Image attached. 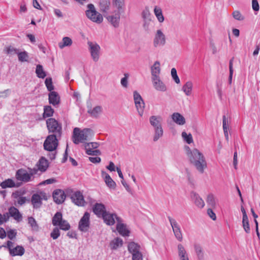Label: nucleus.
I'll list each match as a JSON object with an SVG mask.
<instances>
[{"instance_id": "obj_1", "label": "nucleus", "mask_w": 260, "mask_h": 260, "mask_svg": "<svg viewBox=\"0 0 260 260\" xmlns=\"http://www.w3.org/2000/svg\"><path fill=\"white\" fill-rule=\"evenodd\" d=\"M186 154L191 164L200 173H203L204 170L207 167L205 157L197 149L191 150L188 146H186Z\"/></svg>"}, {"instance_id": "obj_2", "label": "nucleus", "mask_w": 260, "mask_h": 260, "mask_svg": "<svg viewBox=\"0 0 260 260\" xmlns=\"http://www.w3.org/2000/svg\"><path fill=\"white\" fill-rule=\"evenodd\" d=\"M93 131L91 128H84L81 130L80 128L75 127L73 130L72 140L74 144L84 143L93 136Z\"/></svg>"}, {"instance_id": "obj_3", "label": "nucleus", "mask_w": 260, "mask_h": 260, "mask_svg": "<svg viewBox=\"0 0 260 260\" xmlns=\"http://www.w3.org/2000/svg\"><path fill=\"white\" fill-rule=\"evenodd\" d=\"M28 172L24 169H18L15 174L16 179L25 183L32 180L33 176L36 174V170L30 168H28Z\"/></svg>"}, {"instance_id": "obj_4", "label": "nucleus", "mask_w": 260, "mask_h": 260, "mask_svg": "<svg viewBox=\"0 0 260 260\" xmlns=\"http://www.w3.org/2000/svg\"><path fill=\"white\" fill-rule=\"evenodd\" d=\"M87 10L85 11L87 17L91 21L97 24H101L103 21L101 14L96 11L94 6L92 4L87 5Z\"/></svg>"}, {"instance_id": "obj_5", "label": "nucleus", "mask_w": 260, "mask_h": 260, "mask_svg": "<svg viewBox=\"0 0 260 260\" xmlns=\"http://www.w3.org/2000/svg\"><path fill=\"white\" fill-rule=\"evenodd\" d=\"M47 127L49 133H53L51 135L56 136L60 138L62 134V126L54 118H50L46 121Z\"/></svg>"}, {"instance_id": "obj_6", "label": "nucleus", "mask_w": 260, "mask_h": 260, "mask_svg": "<svg viewBox=\"0 0 260 260\" xmlns=\"http://www.w3.org/2000/svg\"><path fill=\"white\" fill-rule=\"evenodd\" d=\"M56 136L49 135L44 142V148L49 151L55 150L58 146V140Z\"/></svg>"}, {"instance_id": "obj_7", "label": "nucleus", "mask_w": 260, "mask_h": 260, "mask_svg": "<svg viewBox=\"0 0 260 260\" xmlns=\"http://www.w3.org/2000/svg\"><path fill=\"white\" fill-rule=\"evenodd\" d=\"M13 243L11 241H7V248L8 249L9 254L11 256H22L25 252V249L22 246L17 245L13 247Z\"/></svg>"}, {"instance_id": "obj_8", "label": "nucleus", "mask_w": 260, "mask_h": 260, "mask_svg": "<svg viewBox=\"0 0 260 260\" xmlns=\"http://www.w3.org/2000/svg\"><path fill=\"white\" fill-rule=\"evenodd\" d=\"M168 219L172 226L175 238L179 242H181L183 240V236L180 225L176 219L172 218L171 216H168Z\"/></svg>"}, {"instance_id": "obj_9", "label": "nucleus", "mask_w": 260, "mask_h": 260, "mask_svg": "<svg viewBox=\"0 0 260 260\" xmlns=\"http://www.w3.org/2000/svg\"><path fill=\"white\" fill-rule=\"evenodd\" d=\"M72 201L78 206H84L87 204L91 205L93 201L90 196H85L87 197L85 200L84 196H70Z\"/></svg>"}, {"instance_id": "obj_10", "label": "nucleus", "mask_w": 260, "mask_h": 260, "mask_svg": "<svg viewBox=\"0 0 260 260\" xmlns=\"http://www.w3.org/2000/svg\"><path fill=\"white\" fill-rule=\"evenodd\" d=\"M87 44L89 46V50L93 60L96 62L100 58V47L96 43L88 41Z\"/></svg>"}, {"instance_id": "obj_11", "label": "nucleus", "mask_w": 260, "mask_h": 260, "mask_svg": "<svg viewBox=\"0 0 260 260\" xmlns=\"http://www.w3.org/2000/svg\"><path fill=\"white\" fill-rule=\"evenodd\" d=\"M90 214L85 212L79 222L78 229L84 232L88 231L90 224Z\"/></svg>"}, {"instance_id": "obj_12", "label": "nucleus", "mask_w": 260, "mask_h": 260, "mask_svg": "<svg viewBox=\"0 0 260 260\" xmlns=\"http://www.w3.org/2000/svg\"><path fill=\"white\" fill-rule=\"evenodd\" d=\"M166 44V37L160 29L157 30L153 40L155 47L163 46Z\"/></svg>"}, {"instance_id": "obj_13", "label": "nucleus", "mask_w": 260, "mask_h": 260, "mask_svg": "<svg viewBox=\"0 0 260 260\" xmlns=\"http://www.w3.org/2000/svg\"><path fill=\"white\" fill-rule=\"evenodd\" d=\"M49 162L48 160L44 157H41L38 162L37 163L36 166H37V168H32V169H35L36 170V174L38 173V171H40L41 173H44L46 171L47 169L49 167Z\"/></svg>"}, {"instance_id": "obj_14", "label": "nucleus", "mask_w": 260, "mask_h": 260, "mask_svg": "<svg viewBox=\"0 0 260 260\" xmlns=\"http://www.w3.org/2000/svg\"><path fill=\"white\" fill-rule=\"evenodd\" d=\"M120 218L115 213H111L107 211L102 217L104 222L108 225H113L115 223V219L117 221V218Z\"/></svg>"}, {"instance_id": "obj_15", "label": "nucleus", "mask_w": 260, "mask_h": 260, "mask_svg": "<svg viewBox=\"0 0 260 260\" xmlns=\"http://www.w3.org/2000/svg\"><path fill=\"white\" fill-rule=\"evenodd\" d=\"M52 195H82L80 191H74L71 188H68L65 190L57 189L53 191Z\"/></svg>"}, {"instance_id": "obj_16", "label": "nucleus", "mask_w": 260, "mask_h": 260, "mask_svg": "<svg viewBox=\"0 0 260 260\" xmlns=\"http://www.w3.org/2000/svg\"><path fill=\"white\" fill-rule=\"evenodd\" d=\"M116 230L122 236L129 235V231L127 229L126 225L123 223V220L121 218H117Z\"/></svg>"}, {"instance_id": "obj_17", "label": "nucleus", "mask_w": 260, "mask_h": 260, "mask_svg": "<svg viewBox=\"0 0 260 260\" xmlns=\"http://www.w3.org/2000/svg\"><path fill=\"white\" fill-rule=\"evenodd\" d=\"M93 213L99 218H102L107 212L105 206L102 203H96L92 208Z\"/></svg>"}, {"instance_id": "obj_18", "label": "nucleus", "mask_w": 260, "mask_h": 260, "mask_svg": "<svg viewBox=\"0 0 260 260\" xmlns=\"http://www.w3.org/2000/svg\"><path fill=\"white\" fill-rule=\"evenodd\" d=\"M152 80L153 85L156 90L162 92L167 91V86L165 83L160 80V77L152 78Z\"/></svg>"}, {"instance_id": "obj_19", "label": "nucleus", "mask_w": 260, "mask_h": 260, "mask_svg": "<svg viewBox=\"0 0 260 260\" xmlns=\"http://www.w3.org/2000/svg\"><path fill=\"white\" fill-rule=\"evenodd\" d=\"M120 18V14L119 12L116 13L114 15H110L106 17L108 21L115 28L119 26Z\"/></svg>"}, {"instance_id": "obj_20", "label": "nucleus", "mask_w": 260, "mask_h": 260, "mask_svg": "<svg viewBox=\"0 0 260 260\" xmlns=\"http://www.w3.org/2000/svg\"><path fill=\"white\" fill-rule=\"evenodd\" d=\"M49 103L54 106L58 105L60 103V97L56 91H51L48 95Z\"/></svg>"}, {"instance_id": "obj_21", "label": "nucleus", "mask_w": 260, "mask_h": 260, "mask_svg": "<svg viewBox=\"0 0 260 260\" xmlns=\"http://www.w3.org/2000/svg\"><path fill=\"white\" fill-rule=\"evenodd\" d=\"M8 211L9 217L11 216L17 221H20L22 219V215L16 208L13 206L10 207Z\"/></svg>"}, {"instance_id": "obj_22", "label": "nucleus", "mask_w": 260, "mask_h": 260, "mask_svg": "<svg viewBox=\"0 0 260 260\" xmlns=\"http://www.w3.org/2000/svg\"><path fill=\"white\" fill-rule=\"evenodd\" d=\"M160 70V62L158 61H155L153 65L151 67L152 79L159 77V75Z\"/></svg>"}, {"instance_id": "obj_23", "label": "nucleus", "mask_w": 260, "mask_h": 260, "mask_svg": "<svg viewBox=\"0 0 260 260\" xmlns=\"http://www.w3.org/2000/svg\"><path fill=\"white\" fill-rule=\"evenodd\" d=\"M178 251V256L180 260H189L188 254L187 253L184 246L179 244L177 246Z\"/></svg>"}, {"instance_id": "obj_24", "label": "nucleus", "mask_w": 260, "mask_h": 260, "mask_svg": "<svg viewBox=\"0 0 260 260\" xmlns=\"http://www.w3.org/2000/svg\"><path fill=\"white\" fill-rule=\"evenodd\" d=\"M101 174L102 177L104 178L105 182L107 186L110 188H114L116 186V183L110 176L104 171H102Z\"/></svg>"}, {"instance_id": "obj_25", "label": "nucleus", "mask_w": 260, "mask_h": 260, "mask_svg": "<svg viewBox=\"0 0 260 260\" xmlns=\"http://www.w3.org/2000/svg\"><path fill=\"white\" fill-rule=\"evenodd\" d=\"M32 196L31 202L34 208H40L42 204V200H47V196Z\"/></svg>"}, {"instance_id": "obj_26", "label": "nucleus", "mask_w": 260, "mask_h": 260, "mask_svg": "<svg viewBox=\"0 0 260 260\" xmlns=\"http://www.w3.org/2000/svg\"><path fill=\"white\" fill-rule=\"evenodd\" d=\"M0 185L2 188H6L7 187H18L20 185V184L19 183H15L12 179H7L3 181Z\"/></svg>"}, {"instance_id": "obj_27", "label": "nucleus", "mask_w": 260, "mask_h": 260, "mask_svg": "<svg viewBox=\"0 0 260 260\" xmlns=\"http://www.w3.org/2000/svg\"><path fill=\"white\" fill-rule=\"evenodd\" d=\"M172 118L176 124L182 125L185 123V118L179 113H174L172 115Z\"/></svg>"}, {"instance_id": "obj_28", "label": "nucleus", "mask_w": 260, "mask_h": 260, "mask_svg": "<svg viewBox=\"0 0 260 260\" xmlns=\"http://www.w3.org/2000/svg\"><path fill=\"white\" fill-rule=\"evenodd\" d=\"M161 118L160 116H151L149 118V121L151 125L154 128L162 127L161 124Z\"/></svg>"}, {"instance_id": "obj_29", "label": "nucleus", "mask_w": 260, "mask_h": 260, "mask_svg": "<svg viewBox=\"0 0 260 260\" xmlns=\"http://www.w3.org/2000/svg\"><path fill=\"white\" fill-rule=\"evenodd\" d=\"M110 6V0H100L99 2V7L100 11L103 13H107L109 10Z\"/></svg>"}, {"instance_id": "obj_30", "label": "nucleus", "mask_w": 260, "mask_h": 260, "mask_svg": "<svg viewBox=\"0 0 260 260\" xmlns=\"http://www.w3.org/2000/svg\"><path fill=\"white\" fill-rule=\"evenodd\" d=\"M191 200L199 209L203 208L205 206L204 200L200 196H191Z\"/></svg>"}, {"instance_id": "obj_31", "label": "nucleus", "mask_w": 260, "mask_h": 260, "mask_svg": "<svg viewBox=\"0 0 260 260\" xmlns=\"http://www.w3.org/2000/svg\"><path fill=\"white\" fill-rule=\"evenodd\" d=\"M142 15L145 21V23L144 24V27H146V26H147V27L148 25L147 24V22H149L151 20V14L150 13L148 8H145V9L142 12Z\"/></svg>"}, {"instance_id": "obj_32", "label": "nucleus", "mask_w": 260, "mask_h": 260, "mask_svg": "<svg viewBox=\"0 0 260 260\" xmlns=\"http://www.w3.org/2000/svg\"><path fill=\"white\" fill-rule=\"evenodd\" d=\"M194 248L198 260H204V252L202 247L199 244H196L194 245Z\"/></svg>"}, {"instance_id": "obj_33", "label": "nucleus", "mask_w": 260, "mask_h": 260, "mask_svg": "<svg viewBox=\"0 0 260 260\" xmlns=\"http://www.w3.org/2000/svg\"><path fill=\"white\" fill-rule=\"evenodd\" d=\"M73 43L72 39L68 37H65L62 38L61 42L58 43V46L60 49H62L65 47L71 46Z\"/></svg>"}, {"instance_id": "obj_34", "label": "nucleus", "mask_w": 260, "mask_h": 260, "mask_svg": "<svg viewBox=\"0 0 260 260\" xmlns=\"http://www.w3.org/2000/svg\"><path fill=\"white\" fill-rule=\"evenodd\" d=\"M140 245L134 242H130L128 245V250L132 254L140 251Z\"/></svg>"}, {"instance_id": "obj_35", "label": "nucleus", "mask_w": 260, "mask_h": 260, "mask_svg": "<svg viewBox=\"0 0 260 260\" xmlns=\"http://www.w3.org/2000/svg\"><path fill=\"white\" fill-rule=\"evenodd\" d=\"M192 83L191 81H187L186 83L182 86V89L185 94L188 96L191 94V91L192 89Z\"/></svg>"}, {"instance_id": "obj_36", "label": "nucleus", "mask_w": 260, "mask_h": 260, "mask_svg": "<svg viewBox=\"0 0 260 260\" xmlns=\"http://www.w3.org/2000/svg\"><path fill=\"white\" fill-rule=\"evenodd\" d=\"M62 214L60 212H57L52 219V223L54 226H57L62 220Z\"/></svg>"}, {"instance_id": "obj_37", "label": "nucleus", "mask_w": 260, "mask_h": 260, "mask_svg": "<svg viewBox=\"0 0 260 260\" xmlns=\"http://www.w3.org/2000/svg\"><path fill=\"white\" fill-rule=\"evenodd\" d=\"M28 223L31 228V230L34 232H38L39 227L35 219L32 217H28Z\"/></svg>"}, {"instance_id": "obj_38", "label": "nucleus", "mask_w": 260, "mask_h": 260, "mask_svg": "<svg viewBox=\"0 0 260 260\" xmlns=\"http://www.w3.org/2000/svg\"><path fill=\"white\" fill-rule=\"evenodd\" d=\"M123 244V241L122 239L119 238H116L113 240L110 243V246L112 249H116L119 246H122Z\"/></svg>"}, {"instance_id": "obj_39", "label": "nucleus", "mask_w": 260, "mask_h": 260, "mask_svg": "<svg viewBox=\"0 0 260 260\" xmlns=\"http://www.w3.org/2000/svg\"><path fill=\"white\" fill-rule=\"evenodd\" d=\"M154 13L159 22H162L164 21V17L160 8L155 6L154 9Z\"/></svg>"}, {"instance_id": "obj_40", "label": "nucleus", "mask_w": 260, "mask_h": 260, "mask_svg": "<svg viewBox=\"0 0 260 260\" xmlns=\"http://www.w3.org/2000/svg\"><path fill=\"white\" fill-rule=\"evenodd\" d=\"M36 73L38 77L40 78H44L46 76V74L43 70V66L38 64L36 67Z\"/></svg>"}, {"instance_id": "obj_41", "label": "nucleus", "mask_w": 260, "mask_h": 260, "mask_svg": "<svg viewBox=\"0 0 260 260\" xmlns=\"http://www.w3.org/2000/svg\"><path fill=\"white\" fill-rule=\"evenodd\" d=\"M54 110L50 106H46L44 107L43 117H49L53 115Z\"/></svg>"}, {"instance_id": "obj_42", "label": "nucleus", "mask_w": 260, "mask_h": 260, "mask_svg": "<svg viewBox=\"0 0 260 260\" xmlns=\"http://www.w3.org/2000/svg\"><path fill=\"white\" fill-rule=\"evenodd\" d=\"M102 107L101 106H96L93 109L88 110V112L93 117H98L99 115L102 112Z\"/></svg>"}, {"instance_id": "obj_43", "label": "nucleus", "mask_w": 260, "mask_h": 260, "mask_svg": "<svg viewBox=\"0 0 260 260\" xmlns=\"http://www.w3.org/2000/svg\"><path fill=\"white\" fill-rule=\"evenodd\" d=\"M163 129L162 127L154 128V135L153 137V141H157L160 138L163 136Z\"/></svg>"}, {"instance_id": "obj_44", "label": "nucleus", "mask_w": 260, "mask_h": 260, "mask_svg": "<svg viewBox=\"0 0 260 260\" xmlns=\"http://www.w3.org/2000/svg\"><path fill=\"white\" fill-rule=\"evenodd\" d=\"M207 203L211 207H215L217 204L218 201L215 196H207Z\"/></svg>"}, {"instance_id": "obj_45", "label": "nucleus", "mask_w": 260, "mask_h": 260, "mask_svg": "<svg viewBox=\"0 0 260 260\" xmlns=\"http://www.w3.org/2000/svg\"><path fill=\"white\" fill-rule=\"evenodd\" d=\"M222 125H223V129L224 136L225 137L226 140L227 141H228L229 140V135H228V124L226 121V117L225 115H223L222 117Z\"/></svg>"}, {"instance_id": "obj_46", "label": "nucleus", "mask_w": 260, "mask_h": 260, "mask_svg": "<svg viewBox=\"0 0 260 260\" xmlns=\"http://www.w3.org/2000/svg\"><path fill=\"white\" fill-rule=\"evenodd\" d=\"M18 60L21 62L27 61L28 59V55L26 51L18 52Z\"/></svg>"}, {"instance_id": "obj_47", "label": "nucleus", "mask_w": 260, "mask_h": 260, "mask_svg": "<svg viewBox=\"0 0 260 260\" xmlns=\"http://www.w3.org/2000/svg\"><path fill=\"white\" fill-rule=\"evenodd\" d=\"M234 58L232 57L229 61V83L230 84H231L232 83V77L233 75V61H234Z\"/></svg>"}, {"instance_id": "obj_48", "label": "nucleus", "mask_w": 260, "mask_h": 260, "mask_svg": "<svg viewBox=\"0 0 260 260\" xmlns=\"http://www.w3.org/2000/svg\"><path fill=\"white\" fill-rule=\"evenodd\" d=\"M136 107L140 116H142L143 114L145 104L143 101L135 104Z\"/></svg>"}, {"instance_id": "obj_49", "label": "nucleus", "mask_w": 260, "mask_h": 260, "mask_svg": "<svg viewBox=\"0 0 260 260\" xmlns=\"http://www.w3.org/2000/svg\"><path fill=\"white\" fill-rule=\"evenodd\" d=\"M57 226H58L60 230L63 231H68L71 228L69 222L67 220L63 219H62V221Z\"/></svg>"}, {"instance_id": "obj_50", "label": "nucleus", "mask_w": 260, "mask_h": 260, "mask_svg": "<svg viewBox=\"0 0 260 260\" xmlns=\"http://www.w3.org/2000/svg\"><path fill=\"white\" fill-rule=\"evenodd\" d=\"M242 224L245 232L246 233H249L250 231V229L249 226L248 216L242 218Z\"/></svg>"}, {"instance_id": "obj_51", "label": "nucleus", "mask_w": 260, "mask_h": 260, "mask_svg": "<svg viewBox=\"0 0 260 260\" xmlns=\"http://www.w3.org/2000/svg\"><path fill=\"white\" fill-rule=\"evenodd\" d=\"M114 5L120 12L124 7V0H114Z\"/></svg>"}, {"instance_id": "obj_52", "label": "nucleus", "mask_w": 260, "mask_h": 260, "mask_svg": "<svg viewBox=\"0 0 260 260\" xmlns=\"http://www.w3.org/2000/svg\"><path fill=\"white\" fill-rule=\"evenodd\" d=\"M181 135L184 140L187 143L190 144L193 142L192 137L191 134H187L185 132H183Z\"/></svg>"}, {"instance_id": "obj_53", "label": "nucleus", "mask_w": 260, "mask_h": 260, "mask_svg": "<svg viewBox=\"0 0 260 260\" xmlns=\"http://www.w3.org/2000/svg\"><path fill=\"white\" fill-rule=\"evenodd\" d=\"M15 198L17 199V201H14V205L15 206H21L23 205L26 202L25 197L23 196H15Z\"/></svg>"}, {"instance_id": "obj_54", "label": "nucleus", "mask_w": 260, "mask_h": 260, "mask_svg": "<svg viewBox=\"0 0 260 260\" xmlns=\"http://www.w3.org/2000/svg\"><path fill=\"white\" fill-rule=\"evenodd\" d=\"M4 51L7 54H15L18 53V49L11 46L5 48Z\"/></svg>"}, {"instance_id": "obj_55", "label": "nucleus", "mask_w": 260, "mask_h": 260, "mask_svg": "<svg viewBox=\"0 0 260 260\" xmlns=\"http://www.w3.org/2000/svg\"><path fill=\"white\" fill-rule=\"evenodd\" d=\"M45 85L49 91H52L54 89V86L52 84V81L51 78H47L45 81Z\"/></svg>"}, {"instance_id": "obj_56", "label": "nucleus", "mask_w": 260, "mask_h": 260, "mask_svg": "<svg viewBox=\"0 0 260 260\" xmlns=\"http://www.w3.org/2000/svg\"><path fill=\"white\" fill-rule=\"evenodd\" d=\"M100 144L97 142H91V143H86L85 144V149L86 151L88 150V148H91L92 150L93 149H96L99 147Z\"/></svg>"}, {"instance_id": "obj_57", "label": "nucleus", "mask_w": 260, "mask_h": 260, "mask_svg": "<svg viewBox=\"0 0 260 260\" xmlns=\"http://www.w3.org/2000/svg\"><path fill=\"white\" fill-rule=\"evenodd\" d=\"M60 233L59 229L57 228H55L51 232L50 236L53 240H56L60 236Z\"/></svg>"}, {"instance_id": "obj_58", "label": "nucleus", "mask_w": 260, "mask_h": 260, "mask_svg": "<svg viewBox=\"0 0 260 260\" xmlns=\"http://www.w3.org/2000/svg\"><path fill=\"white\" fill-rule=\"evenodd\" d=\"M232 15L233 17L237 20L242 21L244 19V17L239 11H234L232 13Z\"/></svg>"}, {"instance_id": "obj_59", "label": "nucleus", "mask_w": 260, "mask_h": 260, "mask_svg": "<svg viewBox=\"0 0 260 260\" xmlns=\"http://www.w3.org/2000/svg\"><path fill=\"white\" fill-rule=\"evenodd\" d=\"M171 75L172 77L174 80V81L177 83L179 84L180 83V79L177 75V71L175 68H172L171 69Z\"/></svg>"}, {"instance_id": "obj_60", "label": "nucleus", "mask_w": 260, "mask_h": 260, "mask_svg": "<svg viewBox=\"0 0 260 260\" xmlns=\"http://www.w3.org/2000/svg\"><path fill=\"white\" fill-rule=\"evenodd\" d=\"M124 76V77L121 79L120 83L123 87L126 88L128 85V78L129 75L127 73H125Z\"/></svg>"}, {"instance_id": "obj_61", "label": "nucleus", "mask_w": 260, "mask_h": 260, "mask_svg": "<svg viewBox=\"0 0 260 260\" xmlns=\"http://www.w3.org/2000/svg\"><path fill=\"white\" fill-rule=\"evenodd\" d=\"M67 196H52L54 201L57 204H62Z\"/></svg>"}, {"instance_id": "obj_62", "label": "nucleus", "mask_w": 260, "mask_h": 260, "mask_svg": "<svg viewBox=\"0 0 260 260\" xmlns=\"http://www.w3.org/2000/svg\"><path fill=\"white\" fill-rule=\"evenodd\" d=\"M9 219L8 213H5L3 215L0 213V225L6 222Z\"/></svg>"}, {"instance_id": "obj_63", "label": "nucleus", "mask_w": 260, "mask_h": 260, "mask_svg": "<svg viewBox=\"0 0 260 260\" xmlns=\"http://www.w3.org/2000/svg\"><path fill=\"white\" fill-rule=\"evenodd\" d=\"M134 100L135 104L143 101L141 95L137 91H134Z\"/></svg>"}, {"instance_id": "obj_64", "label": "nucleus", "mask_w": 260, "mask_h": 260, "mask_svg": "<svg viewBox=\"0 0 260 260\" xmlns=\"http://www.w3.org/2000/svg\"><path fill=\"white\" fill-rule=\"evenodd\" d=\"M133 260H143V255L140 251H138L132 254Z\"/></svg>"}]
</instances>
